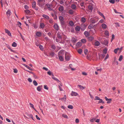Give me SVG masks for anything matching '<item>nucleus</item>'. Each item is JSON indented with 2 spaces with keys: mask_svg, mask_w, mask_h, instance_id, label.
I'll list each match as a JSON object with an SVG mask.
<instances>
[{
  "mask_svg": "<svg viewBox=\"0 0 124 124\" xmlns=\"http://www.w3.org/2000/svg\"><path fill=\"white\" fill-rule=\"evenodd\" d=\"M99 19L98 17H95L93 18H91L90 20V21L93 23H94L97 22L98 20Z\"/></svg>",
  "mask_w": 124,
  "mask_h": 124,
  "instance_id": "f257e3e1",
  "label": "nucleus"
},
{
  "mask_svg": "<svg viewBox=\"0 0 124 124\" xmlns=\"http://www.w3.org/2000/svg\"><path fill=\"white\" fill-rule=\"evenodd\" d=\"M97 117H94L93 118H91L90 120V121L91 122H93L94 121L97 123H99V122L100 121V119H96Z\"/></svg>",
  "mask_w": 124,
  "mask_h": 124,
  "instance_id": "f03ea898",
  "label": "nucleus"
},
{
  "mask_svg": "<svg viewBox=\"0 0 124 124\" xmlns=\"http://www.w3.org/2000/svg\"><path fill=\"white\" fill-rule=\"evenodd\" d=\"M65 59L66 61H68L70 60V55L68 53L66 52L65 53Z\"/></svg>",
  "mask_w": 124,
  "mask_h": 124,
  "instance_id": "7ed1b4c3",
  "label": "nucleus"
},
{
  "mask_svg": "<svg viewBox=\"0 0 124 124\" xmlns=\"http://www.w3.org/2000/svg\"><path fill=\"white\" fill-rule=\"evenodd\" d=\"M63 34L61 32L58 31L57 34V36L58 38L61 39Z\"/></svg>",
  "mask_w": 124,
  "mask_h": 124,
  "instance_id": "20e7f679",
  "label": "nucleus"
},
{
  "mask_svg": "<svg viewBox=\"0 0 124 124\" xmlns=\"http://www.w3.org/2000/svg\"><path fill=\"white\" fill-rule=\"evenodd\" d=\"M54 28L56 30L58 31L59 29V27L57 23H55L54 25Z\"/></svg>",
  "mask_w": 124,
  "mask_h": 124,
  "instance_id": "39448f33",
  "label": "nucleus"
},
{
  "mask_svg": "<svg viewBox=\"0 0 124 124\" xmlns=\"http://www.w3.org/2000/svg\"><path fill=\"white\" fill-rule=\"evenodd\" d=\"M95 6V4L93 2L90 4L88 6V8H94Z\"/></svg>",
  "mask_w": 124,
  "mask_h": 124,
  "instance_id": "423d86ee",
  "label": "nucleus"
},
{
  "mask_svg": "<svg viewBox=\"0 0 124 124\" xmlns=\"http://www.w3.org/2000/svg\"><path fill=\"white\" fill-rule=\"evenodd\" d=\"M71 95L72 96H76L78 95V94L77 93L72 91Z\"/></svg>",
  "mask_w": 124,
  "mask_h": 124,
  "instance_id": "0eeeda50",
  "label": "nucleus"
},
{
  "mask_svg": "<svg viewBox=\"0 0 124 124\" xmlns=\"http://www.w3.org/2000/svg\"><path fill=\"white\" fill-rule=\"evenodd\" d=\"M80 26L81 30L82 31H84L85 29L86 26L84 24H82Z\"/></svg>",
  "mask_w": 124,
  "mask_h": 124,
  "instance_id": "6e6552de",
  "label": "nucleus"
},
{
  "mask_svg": "<svg viewBox=\"0 0 124 124\" xmlns=\"http://www.w3.org/2000/svg\"><path fill=\"white\" fill-rule=\"evenodd\" d=\"M6 14L9 17L11 15V13L10 10H8L6 12Z\"/></svg>",
  "mask_w": 124,
  "mask_h": 124,
  "instance_id": "1a4fd4ad",
  "label": "nucleus"
},
{
  "mask_svg": "<svg viewBox=\"0 0 124 124\" xmlns=\"http://www.w3.org/2000/svg\"><path fill=\"white\" fill-rule=\"evenodd\" d=\"M5 32L7 33V34L9 36H11V34L10 31L8 29H5Z\"/></svg>",
  "mask_w": 124,
  "mask_h": 124,
  "instance_id": "9d476101",
  "label": "nucleus"
},
{
  "mask_svg": "<svg viewBox=\"0 0 124 124\" xmlns=\"http://www.w3.org/2000/svg\"><path fill=\"white\" fill-rule=\"evenodd\" d=\"M82 44L81 42H78L76 44V46L77 47H79L81 46Z\"/></svg>",
  "mask_w": 124,
  "mask_h": 124,
  "instance_id": "9b49d317",
  "label": "nucleus"
},
{
  "mask_svg": "<svg viewBox=\"0 0 124 124\" xmlns=\"http://www.w3.org/2000/svg\"><path fill=\"white\" fill-rule=\"evenodd\" d=\"M42 16L46 20H48L49 18V17L48 16L45 15H43Z\"/></svg>",
  "mask_w": 124,
  "mask_h": 124,
  "instance_id": "f8f14e48",
  "label": "nucleus"
},
{
  "mask_svg": "<svg viewBox=\"0 0 124 124\" xmlns=\"http://www.w3.org/2000/svg\"><path fill=\"white\" fill-rule=\"evenodd\" d=\"M101 26L103 29H105L107 28V26L106 24L104 23H103L101 25Z\"/></svg>",
  "mask_w": 124,
  "mask_h": 124,
  "instance_id": "ddd939ff",
  "label": "nucleus"
},
{
  "mask_svg": "<svg viewBox=\"0 0 124 124\" xmlns=\"http://www.w3.org/2000/svg\"><path fill=\"white\" fill-rule=\"evenodd\" d=\"M52 78L53 79L56 81L58 82H60V81L57 78L54 77V75H53V76L52 77Z\"/></svg>",
  "mask_w": 124,
  "mask_h": 124,
  "instance_id": "4468645a",
  "label": "nucleus"
},
{
  "mask_svg": "<svg viewBox=\"0 0 124 124\" xmlns=\"http://www.w3.org/2000/svg\"><path fill=\"white\" fill-rule=\"evenodd\" d=\"M84 34L86 37H87L89 36V34L87 31H85L84 32Z\"/></svg>",
  "mask_w": 124,
  "mask_h": 124,
  "instance_id": "2eb2a0df",
  "label": "nucleus"
},
{
  "mask_svg": "<svg viewBox=\"0 0 124 124\" xmlns=\"http://www.w3.org/2000/svg\"><path fill=\"white\" fill-rule=\"evenodd\" d=\"M100 44V43L98 41H96L95 42L94 45L96 46H98Z\"/></svg>",
  "mask_w": 124,
  "mask_h": 124,
  "instance_id": "dca6fc26",
  "label": "nucleus"
},
{
  "mask_svg": "<svg viewBox=\"0 0 124 124\" xmlns=\"http://www.w3.org/2000/svg\"><path fill=\"white\" fill-rule=\"evenodd\" d=\"M77 86L79 88H80L81 89H82V90L83 89H85V87H83V86H82L81 85H77Z\"/></svg>",
  "mask_w": 124,
  "mask_h": 124,
  "instance_id": "f3484780",
  "label": "nucleus"
},
{
  "mask_svg": "<svg viewBox=\"0 0 124 124\" xmlns=\"http://www.w3.org/2000/svg\"><path fill=\"white\" fill-rule=\"evenodd\" d=\"M45 26L44 24L43 23H40V28L42 29H43Z\"/></svg>",
  "mask_w": 124,
  "mask_h": 124,
  "instance_id": "a211bd4d",
  "label": "nucleus"
},
{
  "mask_svg": "<svg viewBox=\"0 0 124 124\" xmlns=\"http://www.w3.org/2000/svg\"><path fill=\"white\" fill-rule=\"evenodd\" d=\"M36 35L38 37H40L41 35V33L40 32L38 31L37 32Z\"/></svg>",
  "mask_w": 124,
  "mask_h": 124,
  "instance_id": "6ab92c4d",
  "label": "nucleus"
},
{
  "mask_svg": "<svg viewBox=\"0 0 124 124\" xmlns=\"http://www.w3.org/2000/svg\"><path fill=\"white\" fill-rule=\"evenodd\" d=\"M59 18L60 21H63L64 19L63 17L62 16H59Z\"/></svg>",
  "mask_w": 124,
  "mask_h": 124,
  "instance_id": "aec40b11",
  "label": "nucleus"
},
{
  "mask_svg": "<svg viewBox=\"0 0 124 124\" xmlns=\"http://www.w3.org/2000/svg\"><path fill=\"white\" fill-rule=\"evenodd\" d=\"M63 55V51H60L58 54V56H62Z\"/></svg>",
  "mask_w": 124,
  "mask_h": 124,
  "instance_id": "412c9836",
  "label": "nucleus"
},
{
  "mask_svg": "<svg viewBox=\"0 0 124 124\" xmlns=\"http://www.w3.org/2000/svg\"><path fill=\"white\" fill-rule=\"evenodd\" d=\"M27 115L28 116L29 118H31L32 120H34L32 115L30 114H27Z\"/></svg>",
  "mask_w": 124,
  "mask_h": 124,
  "instance_id": "4be33fe9",
  "label": "nucleus"
},
{
  "mask_svg": "<svg viewBox=\"0 0 124 124\" xmlns=\"http://www.w3.org/2000/svg\"><path fill=\"white\" fill-rule=\"evenodd\" d=\"M58 57L60 60L61 61L63 60L64 58L62 56H58Z\"/></svg>",
  "mask_w": 124,
  "mask_h": 124,
  "instance_id": "5701e85b",
  "label": "nucleus"
},
{
  "mask_svg": "<svg viewBox=\"0 0 124 124\" xmlns=\"http://www.w3.org/2000/svg\"><path fill=\"white\" fill-rule=\"evenodd\" d=\"M41 86H38L37 88V90L39 91L40 92L41 90Z\"/></svg>",
  "mask_w": 124,
  "mask_h": 124,
  "instance_id": "b1692460",
  "label": "nucleus"
},
{
  "mask_svg": "<svg viewBox=\"0 0 124 124\" xmlns=\"http://www.w3.org/2000/svg\"><path fill=\"white\" fill-rule=\"evenodd\" d=\"M24 11L25 13L27 14H28L30 13V11L29 10L27 9L25 10Z\"/></svg>",
  "mask_w": 124,
  "mask_h": 124,
  "instance_id": "393cba45",
  "label": "nucleus"
},
{
  "mask_svg": "<svg viewBox=\"0 0 124 124\" xmlns=\"http://www.w3.org/2000/svg\"><path fill=\"white\" fill-rule=\"evenodd\" d=\"M23 65L26 67L28 69H29L30 70H32V69L30 68L29 66H28V65L25 64H24Z\"/></svg>",
  "mask_w": 124,
  "mask_h": 124,
  "instance_id": "a878e982",
  "label": "nucleus"
},
{
  "mask_svg": "<svg viewBox=\"0 0 124 124\" xmlns=\"http://www.w3.org/2000/svg\"><path fill=\"white\" fill-rule=\"evenodd\" d=\"M36 3L35 2H33L32 4V8H35L36 7Z\"/></svg>",
  "mask_w": 124,
  "mask_h": 124,
  "instance_id": "bb28decb",
  "label": "nucleus"
},
{
  "mask_svg": "<svg viewBox=\"0 0 124 124\" xmlns=\"http://www.w3.org/2000/svg\"><path fill=\"white\" fill-rule=\"evenodd\" d=\"M75 30L77 31H79L80 30V27L78 26H77L75 28Z\"/></svg>",
  "mask_w": 124,
  "mask_h": 124,
  "instance_id": "cd10ccee",
  "label": "nucleus"
},
{
  "mask_svg": "<svg viewBox=\"0 0 124 124\" xmlns=\"http://www.w3.org/2000/svg\"><path fill=\"white\" fill-rule=\"evenodd\" d=\"M33 83L35 86H36L38 85V84L36 81L35 80H34Z\"/></svg>",
  "mask_w": 124,
  "mask_h": 124,
  "instance_id": "c85d7f7f",
  "label": "nucleus"
},
{
  "mask_svg": "<svg viewBox=\"0 0 124 124\" xmlns=\"http://www.w3.org/2000/svg\"><path fill=\"white\" fill-rule=\"evenodd\" d=\"M54 53L52 51L50 53V55L52 57H53L54 55Z\"/></svg>",
  "mask_w": 124,
  "mask_h": 124,
  "instance_id": "c756f323",
  "label": "nucleus"
},
{
  "mask_svg": "<svg viewBox=\"0 0 124 124\" xmlns=\"http://www.w3.org/2000/svg\"><path fill=\"white\" fill-rule=\"evenodd\" d=\"M72 42L75 43L77 41V39L75 38H73L72 39Z\"/></svg>",
  "mask_w": 124,
  "mask_h": 124,
  "instance_id": "7c9ffc66",
  "label": "nucleus"
},
{
  "mask_svg": "<svg viewBox=\"0 0 124 124\" xmlns=\"http://www.w3.org/2000/svg\"><path fill=\"white\" fill-rule=\"evenodd\" d=\"M93 25H92V24H90L88 26V28L89 29H90L92 28H93Z\"/></svg>",
  "mask_w": 124,
  "mask_h": 124,
  "instance_id": "2f4dec72",
  "label": "nucleus"
},
{
  "mask_svg": "<svg viewBox=\"0 0 124 124\" xmlns=\"http://www.w3.org/2000/svg\"><path fill=\"white\" fill-rule=\"evenodd\" d=\"M81 21L83 23H84L86 21L85 18H82L81 19Z\"/></svg>",
  "mask_w": 124,
  "mask_h": 124,
  "instance_id": "473e14b6",
  "label": "nucleus"
},
{
  "mask_svg": "<svg viewBox=\"0 0 124 124\" xmlns=\"http://www.w3.org/2000/svg\"><path fill=\"white\" fill-rule=\"evenodd\" d=\"M93 37L92 36H91L88 38V40L90 41H91L93 40Z\"/></svg>",
  "mask_w": 124,
  "mask_h": 124,
  "instance_id": "72a5a7b5",
  "label": "nucleus"
},
{
  "mask_svg": "<svg viewBox=\"0 0 124 124\" xmlns=\"http://www.w3.org/2000/svg\"><path fill=\"white\" fill-rule=\"evenodd\" d=\"M81 41L83 43H85L86 42V40L85 39H82L81 40Z\"/></svg>",
  "mask_w": 124,
  "mask_h": 124,
  "instance_id": "f704fd0d",
  "label": "nucleus"
},
{
  "mask_svg": "<svg viewBox=\"0 0 124 124\" xmlns=\"http://www.w3.org/2000/svg\"><path fill=\"white\" fill-rule=\"evenodd\" d=\"M69 25L71 26H73L74 25L73 22L72 21H70L69 23Z\"/></svg>",
  "mask_w": 124,
  "mask_h": 124,
  "instance_id": "c9c22d12",
  "label": "nucleus"
},
{
  "mask_svg": "<svg viewBox=\"0 0 124 124\" xmlns=\"http://www.w3.org/2000/svg\"><path fill=\"white\" fill-rule=\"evenodd\" d=\"M47 73L48 75H52V76L54 75L53 74H52L51 71L50 70L47 72Z\"/></svg>",
  "mask_w": 124,
  "mask_h": 124,
  "instance_id": "e433bc0d",
  "label": "nucleus"
},
{
  "mask_svg": "<svg viewBox=\"0 0 124 124\" xmlns=\"http://www.w3.org/2000/svg\"><path fill=\"white\" fill-rule=\"evenodd\" d=\"M123 58V56L122 55H120L119 56V58L118 59V60L119 61H121Z\"/></svg>",
  "mask_w": 124,
  "mask_h": 124,
  "instance_id": "4c0bfd02",
  "label": "nucleus"
},
{
  "mask_svg": "<svg viewBox=\"0 0 124 124\" xmlns=\"http://www.w3.org/2000/svg\"><path fill=\"white\" fill-rule=\"evenodd\" d=\"M16 46L17 44L15 42H13V43H12V46L14 47H16Z\"/></svg>",
  "mask_w": 124,
  "mask_h": 124,
  "instance_id": "58836bf2",
  "label": "nucleus"
},
{
  "mask_svg": "<svg viewBox=\"0 0 124 124\" xmlns=\"http://www.w3.org/2000/svg\"><path fill=\"white\" fill-rule=\"evenodd\" d=\"M74 12V11L73 10H70L69 11V14H72Z\"/></svg>",
  "mask_w": 124,
  "mask_h": 124,
  "instance_id": "ea45409f",
  "label": "nucleus"
},
{
  "mask_svg": "<svg viewBox=\"0 0 124 124\" xmlns=\"http://www.w3.org/2000/svg\"><path fill=\"white\" fill-rule=\"evenodd\" d=\"M68 108L71 109H72L73 108V107L72 105H69L68 106Z\"/></svg>",
  "mask_w": 124,
  "mask_h": 124,
  "instance_id": "a19ab883",
  "label": "nucleus"
},
{
  "mask_svg": "<svg viewBox=\"0 0 124 124\" xmlns=\"http://www.w3.org/2000/svg\"><path fill=\"white\" fill-rule=\"evenodd\" d=\"M60 22L62 26L64 25H65V22L64 21V20L62 21H60Z\"/></svg>",
  "mask_w": 124,
  "mask_h": 124,
  "instance_id": "79ce46f5",
  "label": "nucleus"
},
{
  "mask_svg": "<svg viewBox=\"0 0 124 124\" xmlns=\"http://www.w3.org/2000/svg\"><path fill=\"white\" fill-rule=\"evenodd\" d=\"M39 47L40 49L42 50L43 51L44 50V48L43 47V46H42V45H40L39 46Z\"/></svg>",
  "mask_w": 124,
  "mask_h": 124,
  "instance_id": "37998d69",
  "label": "nucleus"
},
{
  "mask_svg": "<svg viewBox=\"0 0 124 124\" xmlns=\"http://www.w3.org/2000/svg\"><path fill=\"white\" fill-rule=\"evenodd\" d=\"M107 49L106 48L104 49L103 50V52L104 54H106L107 53Z\"/></svg>",
  "mask_w": 124,
  "mask_h": 124,
  "instance_id": "c03bdc74",
  "label": "nucleus"
},
{
  "mask_svg": "<svg viewBox=\"0 0 124 124\" xmlns=\"http://www.w3.org/2000/svg\"><path fill=\"white\" fill-rule=\"evenodd\" d=\"M119 50H120V49H119V48H117L116 49L114 50V52L115 53H116L117 52V51H118Z\"/></svg>",
  "mask_w": 124,
  "mask_h": 124,
  "instance_id": "a18cd8bd",
  "label": "nucleus"
},
{
  "mask_svg": "<svg viewBox=\"0 0 124 124\" xmlns=\"http://www.w3.org/2000/svg\"><path fill=\"white\" fill-rule=\"evenodd\" d=\"M30 106L31 107L35 109L34 107V106L31 103H30ZM34 109L36 111L35 109Z\"/></svg>",
  "mask_w": 124,
  "mask_h": 124,
  "instance_id": "49530a36",
  "label": "nucleus"
},
{
  "mask_svg": "<svg viewBox=\"0 0 124 124\" xmlns=\"http://www.w3.org/2000/svg\"><path fill=\"white\" fill-rule=\"evenodd\" d=\"M78 53L81 54L82 52V50L81 49H80L78 50Z\"/></svg>",
  "mask_w": 124,
  "mask_h": 124,
  "instance_id": "de8ad7c7",
  "label": "nucleus"
},
{
  "mask_svg": "<svg viewBox=\"0 0 124 124\" xmlns=\"http://www.w3.org/2000/svg\"><path fill=\"white\" fill-rule=\"evenodd\" d=\"M100 99L99 97L97 96H96L95 97V98L94 99V100H100Z\"/></svg>",
  "mask_w": 124,
  "mask_h": 124,
  "instance_id": "09e8293b",
  "label": "nucleus"
},
{
  "mask_svg": "<svg viewBox=\"0 0 124 124\" xmlns=\"http://www.w3.org/2000/svg\"><path fill=\"white\" fill-rule=\"evenodd\" d=\"M66 95H64V97L63 98H62L61 99L62 100H64V101H65L66 99Z\"/></svg>",
  "mask_w": 124,
  "mask_h": 124,
  "instance_id": "8fccbe9b",
  "label": "nucleus"
},
{
  "mask_svg": "<svg viewBox=\"0 0 124 124\" xmlns=\"http://www.w3.org/2000/svg\"><path fill=\"white\" fill-rule=\"evenodd\" d=\"M115 0H109V2L111 3L114 4L115 3Z\"/></svg>",
  "mask_w": 124,
  "mask_h": 124,
  "instance_id": "3c124183",
  "label": "nucleus"
},
{
  "mask_svg": "<svg viewBox=\"0 0 124 124\" xmlns=\"http://www.w3.org/2000/svg\"><path fill=\"white\" fill-rule=\"evenodd\" d=\"M100 100L99 101V103H104V102L101 99H100V100Z\"/></svg>",
  "mask_w": 124,
  "mask_h": 124,
  "instance_id": "603ef678",
  "label": "nucleus"
},
{
  "mask_svg": "<svg viewBox=\"0 0 124 124\" xmlns=\"http://www.w3.org/2000/svg\"><path fill=\"white\" fill-rule=\"evenodd\" d=\"M62 116L63 117L65 118H68V116L67 115H65V114H63L62 115Z\"/></svg>",
  "mask_w": 124,
  "mask_h": 124,
  "instance_id": "864d4df0",
  "label": "nucleus"
},
{
  "mask_svg": "<svg viewBox=\"0 0 124 124\" xmlns=\"http://www.w3.org/2000/svg\"><path fill=\"white\" fill-rule=\"evenodd\" d=\"M105 99L106 100V101H111V99H108V98L107 97H105Z\"/></svg>",
  "mask_w": 124,
  "mask_h": 124,
  "instance_id": "5fc2aeb1",
  "label": "nucleus"
},
{
  "mask_svg": "<svg viewBox=\"0 0 124 124\" xmlns=\"http://www.w3.org/2000/svg\"><path fill=\"white\" fill-rule=\"evenodd\" d=\"M105 35L108 36L109 35L108 32L107 31H106L105 32Z\"/></svg>",
  "mask_w": 124,
  "mask_h": 124,
  "instance_id": "6e6d98bb",
  "label": "nucleus"
},
{
  "mask_svg": "<svg viewBox=\"0 0 124 124\" xmlns=\"http://www.w3.org/2000/svg\"><path fill=\"white\" fill-rule=\"evenodd\" d=\"M88 50L87 49H85L84 50V53L85 54H87V53Z\"/></svg>",
  "mask_w": 124,
  "mask_h": 124,
  "instance_id": "4d7b16f0",
  "label": "nucleus"
},
{
  "mask_svg": "<svg viewBox=\"0 0 124 124\" xmlns=\"http://www.w3.org/2000/svg\"><path fill=\"white\" fill-rule=\"evenodd\" d=\"M51 47L52 48L54 49H55L56 48L55 46L54 45H52Z\"/></svg>",
  "mask_w": 124,
  "mask_h": 124,
  "instance_id": "13d9d810",
  "label": "nucleus"
},
{
  "mask_svg": "<svg viewBox=\"0 0 124 124\" xmlns=\"http://www.w3.org/2000/svg\"><path fill=\"white\" fill-rule=\"evenodd\" d=\"M115 37V35H112V38L111 39V41H112L114 39Z\"/></svg>",
  "mask_w": 124,
  "mask_h": 124,
  "instance_id": "bf43d9fd",
  "label": "nucleus"
},
{
  "mask_svg": "<svg viewBox=\"0 0 124 124\" xmlns=\"http://www.w3.org/2000/svg\"><path fill=\"white\" fill-rule=\"evenodd\" d=\"M49 22L50 23H52L53 22V20L52 19H50L49 21Z\"/></svg>",
  "mask_w": 124,
  "mask_h": 124,
  "instance_id": "052dcab7",
  "label": "nucleus"
},
{
  "mask_svg": "<svg viewBox=\"0 0 124 124\" xmlns=\"http://www.w3.org/2000/svg\"><path fill=\"white\" fill-rule=\"evenodd\" d=\"M76 6L74 4H72L71 8H76Z\"/></svg>",
  "mask_w": 124,
  "mask_h": 124,
  "instance_id": "680f3d73",
  "label": "nucleus"
},
{
  "mask_svg": "<svg viewBox=\"0 0 124 124\" xmlns=\"http://www.w3.org/2000/svg\"><path fill=\"white\" fill-rule=\"evenodd\" d=\"M109 57V55L108 54H107V55L105 57V58L104 60H105L106 59H107Z\"/></svg>",
  "mask_w": 124,
  "mask_h": 124,
  "instance_id": "e2e57ef3",
  "label": "nucleus"
},
{
  "mask_svg": "<svg viewBox=\"0 0 124 124\" xmlns=\"http://www.w3.org/2000/svg\"><path fill=\"white\" fill-rule=\"evenodd\" d=\"M104 22V20L102 19H101L99 21V22L100 23H103Z\"/></svg>",
  "mask_w": 124,
  "mask_h": 124,
  "instance_id": "0e129e2a",
  "label": "nucleus"
},
{
  "mask_svg": "<svg viewBox=\"0 0 124 124\" xmlns=\"http://www.w3.org/2000/svg\"><path fill=\"white\" fill-rule=\"evenodd\" d=\"M98 12L99 14L101 16H102L103 15V14L102 13H101L100 11H98Z\"/></svg>",
  "mask_w": 124,
  "mask_h": 124,
  "instance_id": "69168bd1",
  "label": "nucleus"
},
{
  "mask_svg": "<svg viewBox=\"0 0 124 124\" xmlns=\"http://www.w3.org/2000/svg\"><path fill=\"white\" fill-rule=\"evenodd\" d=\"M115 24L116 26V27H119V24L117 23H115Z\"/></svg>",
  "mask_w": 124,
  "mask_h": 124,
  "instance_id": "338daca9",
  "label": "nucleus"
},
{
  "mask_svg": "<svg viewBox=\"0 0 124 124\" xmlns=\"http://www.w3.org/2000/svg\"><path fill=\"white\" fill-rule=\"evenodd\" d=\"M82 74L84 76H86L87 75L86 73L85 72H83L82 73Z\"/></svg>",
  "mask_w": 124,
  "mask_h": 124,
  "instance_id": "774afa93",
  "label": "nucleus"
}]
</instances>
